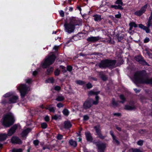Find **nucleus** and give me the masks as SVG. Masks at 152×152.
Here are the masks:
<instances>
[{
    "label": "nucleus",
    "instance_id": "obj_1",
    "mask_svg": "<svg viewBox=\"0 0 152 152\" xmlns=\"http://www.w3.org/2000/svg\"><path fill=\"white\" fill-rule=\"evenodd\" d=\"M133 79L136 84H151L152 85V78L150 79L148 77V75L145 70L136 72L134 75Z\"/></svg>",
    "mask_w": 152,
    "mask_h": 152
},
{
    "label": "nucleus",
    "instance_id": "obj_2",
    "mask_svg": "<svg viewBox=\"0 0 152 152\" xmlns=\"http://www.w3.org/2000/svg\"><path fill=\"white\" fill-rule=\"evenodd\" d=\"M85 137L88 142L92 143L96 145L99 152H104L106 147L105 143L100 142H96L95 140H93V136L91 133L89 131L86 132L85 133Z\"/></svg>",
    "mask_w": 152,
    "mask_h": 152
},
{
    "label": "nucleus",
    "instance_id": "obj_3",
    "mask_svg": "<svg viewBox=\"0 0 152 152\" xmlns=\"http://www.w3.org/2000/svg\"><path fill=\"white\" fill-rule=\"evenodd\" d=\"M116 61L115 60L105 59L101 61L98 64V66L101 69L113 68L115 67Z\"/></svg>",
    "mask_w": 152,
    "mask_h": 152
},
{
    "label": "nucleus",
    "instance_id": "obj_4",
    "mask_svg": "<svg viewBox=\"0 0 152 152\" xmlns=\"http://www.w3.org/2000/svg\"><path fill=\"white\" fill-rule=\"evenodd\" d=\"M3 119L2 124L4 127H9L13 124L15 121L14 116L11 113L4 115Z\"/></svg>",
    "mask_w": 152,
    "mask_h": 152
},
{
    "label": "nucleus",
    "instance_id": "obj_5",
    "mask_svg": "<svg viewBox=\"0 0 152 152\" xmlns=\"http://www.w3.org/2000/svg\"><path fill=\"white\" fill-rule=\"evenodd\" d=\"M56 58V56L54 54L48 55V57L45 58V61L42 64V68H46L48 66L52 64L54 62Z\"/></svg>",
    "mask_w": 152,
    "mask_h": 152
},
{
    "label": "nucleus",
    "instance_id": "obj_6",
    "mask_svg": "<svg viewBox=\"0 0 152 152\" xmlns=\"http://www.w3.org/2000/svg\"><path fill=\"white\" fill-rule=\"evenodd\" d=\"M28 87L25 84H21L18 87L20 93L21 98H24L28 91Z\"/></svg>",
    "mask_w": 152,
    "mask_h": 152
},
{
    "label": "nucleus",
    "instance_id": "obj_7",
    "mask_svg": "<svg viewBox=\"0 0 152 152\" xmlns=\"http://www.w3.org/2000/svg\"><path fill=\"white\" fill-rule=\"evenodd\" d=\"M94 129L95 131L96 134V135L97 136V138H99L101 140L104 139L106 137L105 136L103 135L102 133L101 129H100V126L99 125H97L94 127Z\"/></svg>",
    "mask_w": 152,
    "mask_h": 152
},
{
    "label": "nucleus",
    "instance_id": "obj_8",
    "mask_svg": "<svg viewBox=\"0 0 152 152\" xmlns=\"http://www.w3.org/2000/svg\"><path fill=\"white\" fill-rule=\"evenodd\" d=\"M134 59L139 64L143 66L149 65L148 63L146 62L141 55H138L135 56L134 57Z\"/></svg>",
    "mask_w": 152,
    "mask_h": 152
},
{
    "label": "nucleus",
    "instance_id": "obj_9",
    "mask_svg": "<svg viewBox=\"0 0 152 152\" xmlns=\"http://www.w3.org/2000/svg\"><path fill=\"white\" fill-rule=\"evenodd\" d=\"M64 26L65 31L69 34L73 32L75 28V26H73L69 23H65Z\"/></svg>",
    "mask_w": 152,
    "mask_h": 152
},
{
    "label": "nucleus",
    "instance_id": "obj_10",
    "mask_svg": "<svg viewBox=\"0 0 152 152\" xmlns=\"http://www.w3.org/2000/svg\"><path fill=\"white\" fill-rule=\"evenodd\" d=\"M93 99L91 98L87 99L83 103V109L86 110L90 109L92 106Z\"/></svg>",
    "mask_w": 152,
    "mask_h": 152
},
{
    "label": "nucleus",
    "instance_id": "obj_11",
    "mask_svg": "<svg viewBox=\"0 0 152 152\" xmlns=\"http://www.w3.org/2000/svg\"><path fill=\"white\" fill-rule=\"evenodd\" d=\"M148 7L147 4H145L141 7V9L134 12V14L138 17L141 16L146 11V10Z\"/></svg>",
    "mask_w": 152,
    "mask_h": 152
},
{
    "label": "nucleus",
    "instance_id": "obj_12",
    "mask_svg": "<svg viewBox=\"0 0 152 152\" xmlns=\"http://www.w3.org/2000/svg\"><path fill=\"white\" fill-rule=\"evenodd\" d=\"M70 21L69 23L75 27L77 26H79L81 24V21L76 17H72L70 18Z\"/></svg>",
    "mask_w": 152,
    "mask_h": 152
},
{
    "label": "nucleus",
    "instance_id": "obj_13",
    "mask_svg": "<svg viewBox=\"0 0 152 152\" xmlns=\"http://www.w3.org/2000/svg\"><path fill=\"white\" fill-rule=\"evenodd\" d=\"M139 27L141 29H142L145 30L146 33H150V30L149 27L151 26V22H148L147 26L146 27L142 23L139 24L138 25Z\"/></svg>",
    "mask_w": 152,
    "mask_h": 152
},
{
    "label": "nucleus",
    "instance_id": "obj_14",
    "mask_svg": "<svg viewBox=\"0 0 152 152\" xmlns=\"http://www.w3.org/2000/svg\"><path fill=\"white\" fill-rule=\"evenodd\" d=\"M11 141L12 143L20 145L22 143V140L18 137L13 136L11 138Z\"/></svg>",
    "mask_w": 152,
    "mask_h": 152
},
{
    "label": "nucleus",
    "instance_id": "obj_15",
    "mask_svg": "<svg viewBox=\"0 0 152 152\" xmlns=\"http://www.w3.org/2000/svg\"><path fill=\"white\" fill-rule=\"evenodd\" d=\"M102 39L101 37L99 36L97 37L91 36L88 37L86 39L87 42L95 43L98 41L99 40Z\"/></svg>",
    "mask_w": 152,
    "mask_h": 152
},
{
    "label": "nucleus",
    "instance_id": "obj_16",
    "mask_svg": "<svg viewBox=\"0 0 152 152\" xmlns=\"http://www.w3.org/2000/svg\"><path fill=\"white\" fill-rule=\"evenodd\" d=\"M18 127L17 124H15L11 128L9 129L7 135L8 136H12Z\"/></svg>",
    "mask_w": 152,
    "mask_h": 152
},
{
    "label": "nucleus",
    "instance_id": "obj_17",
    "mask_svg": "<svg viewBox=\"0 0 152 152\" xmlns=\"http://www.w3.org/2000/svg\"><path fill=\"white\" fill-rule=\"evenodd\" d=\"M9 99L11 104L15 103L19 101L18 96H17L12 95Z\"/></svg>",
    "mask_w": 152,
    "mask_h": 152
},
{
    "label": "nucleus",
    "instance_id": "obj_18",
    "mask_svg": "<svg viewBox=\"0 0 152 152\" xmlns=\"http://www.w3.org/2000/svg\"><path fill=\"white\" fill-rule=\"evenodd\" d=\"M45 109L47 110H48L50 113H54L55 111V107L53 106L51 104L47 105L46 107H45Z\"/></svg>",
    "mask_w": 152,
    "mask_h": 152
},
{
    "label": "nucleus",
    "instance_id": "obj_19",
    "mask_svg": "<svg viewBox=\"0 0 152 152\" xmlns=\"http://www.w3.org/2000/svg\"><path fill=\"white\" fill-rule=\"evenodd\" d=\"M72 124L69 121H65L64 123V127L66 129H69L72 126Z\"/></svg>",
    "mask_w": 152,
    "mask_h": 152
},
{
    "label": "nucleus",
    "instance_id": "obj_20",
    "mask_svg": "<svg viewBox=\"0 0 152 152\" xmlns=\"http://www.w3.org/2000/svg\"><path fill=\"white\" fill-rule=\"evenodd\" d=\"M30 130H31L29 128H27L23 130L21 133L22 137L23 138L26 137Z\"/></svg>",
    "mask_w": 152,
    "mask_h": 152
},
{
    "label": "nucleus",
    "instance_id": "obj_21",
    "mask_svg": "<svg viewBox=\"0 0 152 152\" xmlns=\"http://www.w3.org/2000/svg\"><path fill=\"white\" fill-rule=\"evenodd\" d=\"M99 75L103 81H105L107 80V77L102 72H99Z\"/></svg>",
    "mask_w": 152,
    "mask_h": 152
},
{
    "label": "nucleus",
    "instance_id": "obj_22",
    "mask_svg": "<svg viewBox=\"0 0 152 152\" xmlns=\"http://www.w3.org/2000/svg\"><path fill=\"white\" fill-rule=\"evenodd\" d=\"M69 145L74 148H75L77 146V142L75 140L71 139H70L69 141Z\"/></svg>",
    "mask_w": 152,
    "mask_h": 152
},
{
    "label": "nucleus",
    "instance_id": "obj_23",
    "mask_svg": "<svg viewBox=\"0 0 152 152\" xmlns=\"http://www.w3.org/2000/svg\"><path fill=\"white\" fill-rule=\"evenodd\" d=\"M129 30L132 31L133 29V28H137L138 26L134 22H131L129 24Z\"/></svg>",
    "mask_w": 152,
    "mask_h": 152
},
{
    "label": "nucleus",
    "instance_id": "obj_24",
    "mask_svg": "<svg viewBox=\"0 0 152 152\" xmlns=\"http://www.w3.org/2000/svg\"><path fill=\"white\" fill-rule=\"evenodd\" d=\"M136 109L135 106H132L129 105H126L124 107V109L126 110H132Z\"/></svg>",
    "mask_w": 152,
    "mask_h": 152
},
{
    "label": "nucleus",
    "instance_id": "obj_25",
    "mask_svg": "<svg viewBox=\"0 0 152 152\" xmlns=\"http://www.w3.org/2000/svg\"><path fill=\"white\" fill-rule=\"evenodd\" d=\"M94 17V20L95 21H100L102 20L101 16L98 14L94 15L93 16Z\"/></svg>",
    "mask_w": 152,
    "mask_h": 152
},
{
    "label": "nucleus",
    "instance_id": "obj_26",
    "mask_svg": "<svg viewBox=\"0 0 152 152\" xmlns=\"http://www.w3.org/2000/svg\"><path fill=\"white\" fill-rule=\"evenodd\" d=\"M7 135L6 133H1L0 134V141H3L6 139Z\"/></svg>",
    "mask_w": 152,
    "mask_h": 152
},
{
    "label": "nucleus",
    "instance_id": "obj_27",
    "mask_svg": "<svg viewBox=\"0 0 152 152\" xmlns=\"http://www.w3.org/2000/svg\"><path fill=\"white\" fill-rule=\"evenodd\" d=\"M111 8H114L115 10H122L124 9L123 7L120 4L118 5H111L110 6Z\"/></svg>",
    "mask_w": 152,
    "mask_h": 152
},
{
    "label": "nucleus",
    "instance_id": "obj_28",
    "mask_svg": "<svg viewBox=\"0 0 152 152\" xmlns=\"http://www.w3.org/2000/svg\"><path fill=\"white\" fill-rule=\"evenodd\" d=\"M54 69L52 67H50L48 68L45 72V74L47 75H50L51 73H52Z\"/></svg>",
    "mask_w": 152,
    "mask_h": 152
},
{
    "label": "nucleus",
    "instance_id": "obj_29",
    "mask_svg": "<svg viewBox=\"0 0 152 152\" xmlns=\"http://www.w3.org/2000/svg\"><path fill=\"white\" fill-rule=\"evenodd\" d=\"M100 92V91H94L92 90L89 91L88 93V95L89 96H92L93 95H98L99 94Z\"/></svg>",
    "mask_w": 152,
    "mask_h": 152
},
{
    "label": "nucleus",
    "instance_id": "obj_30",
    "mask_svg": "<svg viewBox=\"0 0 152 152\" xmlns=\"http://www.w3.org/2000/svg\"><path fill=\"white\" fill-rule=\"evenodd\" d=\"M129 152H143L139 149L133 148L129 149Z\"/></svg>",
    "mask_w": 152,
    "mask_h": 152
},
{
    "label": "nucleus",
    "instance_id": "obj_31",
    "mask_svg": "<svg viewBox=\"0 0 152 152\" xmlns=\"http://www.w3.org/2000/svg\"><path fill=\"white\" fill-rule=\"evenodd\" d=\"M120 99L122 100L120 101V102L124 103L126 101V98L123 94H121L119 96Z\"/></svg>",
    "mask_w": 152,
    "mask_h": 152
},
{
    "label": "nucleus",
    "instance_id": "obj_32",
    "mask_svg": "<svg viewBox=\"0 0 152 152\" xmlns=\"http://www.w3.org/2000/svg\"><path fill=\"white\" fill-rule=\"evenodd\" d=\"M76 83L79 85L83 86L86 83V82L85 81L78 80L76 81Z\"/></svg>",
    "mask_w": 152,
    "mask_h": 152
},
{
    "label": "nucleus",
    "instance_id": "obj_33",
    "mask_svg": "<svg viewBox=\"0 0 152 152\" xmlns=\"http://www.w3.org/2000/svg\"><path fill=\"white\" fill-rule=\"evenodd\" d=\"M95 99L96 101H94L93 100V104L96 105L98 103L99 99V97L98 95H96Z\"/></svg>",
    "mask_w": 152,
    "mask_h": 152
},
{
    "label": "nucleus",
    "instance_id": "obj_34",
    "mask_svg": "<svg viewBox=\"0 0 152 152\" xmlns=\"http://www.w3.org/2000/svg\"><path fill=\"white\" fill-rule=\"evenodd\" d=\"M62 113L65 116H67L69 115V112L67 109L65 108L62 111Z\"/></svg>",
    "mask_w": 152,
    "mask_h": 152
},
{
    "label": "nucleus",
    "instance_id": "obj_35",
    "mask_svg": "<svg viewBox=\"0 0 152 152\" xmlns=\"http://www.w3.org/2000/svg\"><path fill=\"white\" fill-rule=\"evenodd\" d=\"M54 79L53 77H50L47 80H46L45 83H54Z\"/></svg>",
    "mask_w": 152,
    "mask_h": 152
},
{
    "label": "nucleus",
    "instance_id": "obj_36",
    "mask_svg": "<svg viewBox=\"0 0 152 152\" xmlns=\"http://www.w3.org/2000/svg\"><path fill=\"white\" fill-rule=\"evenodd\" d=\"M9 99H3L1 101V103L5 105L7 104H10V102Z\"/></svg>",
    "mask_w": 152,
    "mask_h": 152
},
{
    "label": "nucleus",
    "instance_id": "obj_37",
    "mask_svg": "<svg viewBox=\"0 0 152 152\" xmlns=\"http://www.w3.org/2000/svg\"><path fill=\"white\" fill-rule=\"evenodd\" d=\"M116 137H115L114 138H113V142L116 144L117 145H119L120 144V142L117 139Z\"/></svg>",
    "mask_w": 152,
    "mask_h": 152
},
{
    "label": "nucleus",
    "instance_id": "obj_38",
    "mask_svg": "<svg viewBox=\"0 0 152 152\" xmlns=\"http://www.w3.org/2000/svg\"><path fill=\"white\" fill-rule=\"evenodd\" d=\"M112 104L114 107H118V104L117 102H115V99L114 98H113L112 101Z\"/></svg>",
    "mask_w": 152,
    "mask_h": 152
},
{
    "label": "nucleus",
    "instance_id": "obj_39",
    "mask_svg": "<svg viewBox=\"0 0 152 152\" xmlns=\"http://www.w3.org/2000/svg\"><path fill=\"white\" fill-rule=\"evenodd\" d=\"M40 126L41 127L42 129H46L48 126L47 124L45 122H43L41 124Z\"/></svg>",
    "mask_w": 152,
    "mask_h": 152
},
{
    "label": "nucleus",
    "instance_id": "obj_40",
    "mask_svg": "<svg viewBox=\"0 0 152 152\" xmlns=\"http://www.w3.org/2000/svg\"><path fill=\"white\" fill-rule=\"evenodd\" d=\"M64 99V98L63 96H58L56 99V100L58 101H62Z\"/></svg>",
    "mask_w": 152,
    "mask_h": 152
},
{
    "label": "nucleus",
    "instance_id": "obj_41",
    "mask_svg": "<svg viewBox=\"0 0 152 152\" xmlns=\"http://www.w3.org/2000/svg\"><path fill=\"white\" fill-rule=\"evenodd\" d=\"M60 73V70L58 69L57 68L54 71V74L55 76H58Z\"/></svg>",
    "mask_w": 152,
    "mask_h": 152
},
{
    "label": "nucleus",
    "instance_id": "obj_42",
    "mask_svg": "<svg viewBox=\"0 0 152 152\" xmlns=\"http://www.w3.org/2000/svg\"><path fill=\"white\" fill-rule=\"evenodd\" d=\"M60 67L62 69L61 71L63 73H65L66 72L67 70L66 69V67L65 66L63 65H60Z\"/></svg>",
    "mask_w": 152,
    "mask_h": 152
},
{
    "label": "nucleus",
    "instance_id": "obj_43",
    "mask_svg": "<svg viewBox=\"0 0 152 152\" xmlns=\"http://www.w3.org/2000/svg\"><path fill=\"white\" fill-rule=\"evenodd\" d=\"M23 151L22 148H15L13 149L12 152H22Z\"/></svg>",
    "mask_w": 152,
    "mask_h": 152
},
{
    "label": "nucleus",
    "instance_id": "obj_44",
    "mask_svg": "<svg viewBox=\"0 0 152 152\" xmlns=\"http://www.w3.org/2000/svg\"><path fill=\"white\" fill-rule=\"evenodd\" d=\"M116 36L117 39H118V42H121V40L123 39V37L122 35H120L119 34H117Z\"/></svg>",
    "mask_w": 152,
    "mask_h": 152
},
{
    "label": "nucleus",
    "instance_id": "obj_45",
    "mask_svg": "<svg viewBox=\"0 0 152 152\" xmlns=\"http://www.w3.org/2000/svg\"><path fill=\"white\" fill-rule=\"evenodd\" d=\"M39 140H35L33 141V143L34 145L36 147L38 148L37 146L39 145Z\"/></svg>",
    "mask_w": 152,
    "mask_h": 152
},
{
    "label": "nucleus",
    "instance_id": "obj_46",
    "mask_svg": "<svg viewBox=\"0 0 152 152\" xmlns=\"http://www.w3.org/2000/svg\"><path fill=\"white\" fill-rule=\"evenodd\" d=\"M108 39H109L107 41L105 40H103L102 41V42L104 43L107 42V43H110L111 41V38L110 36H108Z\"/></svg>",
    "mask_w": 152,
    "mask_h": 152
},
{
    "label": "nucleus",
    "instance_id": "obj_47",
    "mask_svg": "<svg viewBox=\"0 0 152 152\" xmlns=\"http://www.w3.org/2000/svg\"><path fill=\"white\" fill-rule=\"evenodd\" d=\"M86 86L87 89H90L93 87V86L91 83L89 82L86 84Z\"/></svg>",
    "mask_w": 152,
    "mask_h": 152
},
{
    "label": "nucleus",
    "instance_id": "obj_48",
    "mask_svg": "<svg viewBox=\"0 0 152 152\" xmlns=\"http://www.w3.org/2000/svg\"><path fill=\"white\" fill-rule=\"evenodd\" d=\"M12 95V94L11 93L9 92L7 93L4 95V96L5 98L10 97Z\"/></svg>",
    "mask_w": 152,
    "mask_h": 152
},
{
    "label": "nucleus",
    "instance_id": "obj_49",
    "mask_svg": "<svg viewBox=\"0 0 152 152\" xmlns=\"http://www.w3.org/2000/svg\"><path fill=\"white\" fill-rule=\"evenodd\" d=\"M72 70V67L71 65H67L66 67L67 71L70 72H71Z\"/></svg>",
    "mask_w": 152,
    "mask_h": 152
},
{
    "label": "nucleus",
    "instance_id": "obj_50",
    "mask_svg": "<svg viewBox=\"0 0 152 152\" xmlns=\"http://www.w3.org/2000/svg\"><path fill=\"white\" fill-rule=\"evenodd\" d=\"M56 138L58 140H61L63 138V136L60 134H58L56 137Z\"/></svg>",
    "mask_w": 152,
    "mask_h": 152
},
{
    "label": "nucleus",
    "instance_id": "obj_51",
    "mask_svg": "<svg viewBox=\"0 0 152 152\" xmlns=\"http://www.w3.org/2000/svg\"><path fill=\"white\" fill-rule=\"evenodd\" d=\"M144 141L142 140H140L137 142V144L140 146H142L143 145Z\"/></svg>",
    "mask_w": 152,
    "mask_h": 152
},
{
    "label": "nucleus",
    "instance_id": "obj_52",
    "mask_svg": "<svg viewBox=\"0 0 152 152\" xmlns=\"http://www.w3.org/2000/svg\"><path fill=\"white\" fill-rule=\"evenodd\" d=\"M139 132L140 134H143L146 133L147 131L145 129H141L139 130Z\"/></svg>",
    "mask_w": 152,
    "mask_h": 152
},
{
    "label": "nucleus",
    "instance_id": "obj_53",
    "mask_svg": "<svg viewBox=\"0 0 152 152\" xmlns=\"http://www.w3.org/2000/svg\"><path fill=\"white\" fill-rule=\"evenodd\" d=\"M44 120L46 122H48L50 121V118L49 117L48 115H46L44 118Z\"/></svg>",
    "mask_w": 152,
    "mask_h": 152
},
{
    "label": "nucleus",
    "instance_id": "obj_54",
    "mask_svg": "<svg viewBox=\"0 0 152 152\" xmlns=\"http://www.w3.org/2000/svg\"><path fill=\"white\" fill-rule=\"evenodd\" d=\"M89 117L87 115H85L83 116V120L84 121H86L89 119Z\"/></svg>",
    "mask_w": 152,
    "mask_h": 152
},
{
    "label": "nucleus",
    "instance_id": "obj_55",
    "mask_svg": "<svg viewBox=\"0 0 152 152\" xmlns=\"http://www.w3.org/2000/svg\"><path fill=\"white\" fill-rule=\"evenodd\" d=\"M129 105L132 106H135L134 101L133 100L130 101L129 102Z\"/></svg>",
    "mask_w": 152,
    "mask_h": 152
},
{
    "label": "nucleus",
    "instance_id": "obj_56",
    "mask_svg": "<svg viewBox=\"0 0 152 152\" xmlns=\"http://www.w3.org/2000/svg\"><path fill=\"white\" fill-rule=\"evenodd\" d=\"M64 105V104L63 103L61 102H59L57 104V107H58V108H60L63 107Z\"/></svg>",
    "mask_w": 152,
    "mask_h": 152
},
{
    "label": "nucleus",
    "instance_id": "obj_57",
    "mask_svg": "<svg viewBox=\"0 0 152 152\" xmlns=\"http://www.w3.org/2000/svg\"><path fill=\"white\" fill-rule=\"evenodd\" d=\"M61 89V87L58 86H56L54 87V89L55 90L57 91H59Z\"/></svg>",
    "mask_w": 152,
    "mask_h": 152
},
{
    "label": "nucleus",
    "instance_id": "obj_58",
    "mask_svg": "<svg viewBox=\"0 0 152 152\" xmlns=\"http://www.w3.org/2000/svg\"><path fill=\"white\" fill-rule=\"evenodd\" d=\"M118 14L115 15V17L117 18H120L121 16V14L119 12H118Z\"/></svg>",
    "mask_w": 152,
    "mask_h": 152
},
{
    "label": "nucleus",
    "instance_id": "obj_59",
    "mask_svg": "<svg viewBox=\"0 0 152 152\" xmlns=\"http://www.w3.org/2000/svg\"><path fill=\"white\" fill-rule=\"evenodd\" d=\"M26 83L28 84H31L32 82V80L31 79H28L25 80Z\"/></svg>",
    "mask_w": 152,
    "mask_h": 152
},
{
    "label": "nucleus",
    "instance_id": "obj_60",
    "mask_svg": "<svg viewBox=\"0 0 152 152\" xmlns=\"http://www.w3.org/2000/svg\"><path fill=\"white\" fill-rule=\"evenodd\" d=\"M91 55H96L98 56H100V55H102V54L101 53H99L98 52H94L93 53H92V54H91Z\"/></svg>",
    "mask_w": 152,
    "mask_h": 152
},
{
    "label": "nucleus",
    "instance_id": "obj_61",
    "mask_svg": "<svg viewBox=\"0 0 152 152\" xmlns=\"http://www.w3.org/2000/svg\"><path fill=\"white\" fill-rule=\"evenodd\" d=\"M58 118V116L57 115H55L52 117V119L57 120Z\"/></svg>",
    "mask_w": 152,
    "mask_h": 152
},
{
    "label": "nucleus",
    "instance_id": "obj_62",
    "mask_svg": "<svg viewBox=\"0 0 152 152\" xmlns=\"http://www.w3.org/2000/svg\"><path fill=\"white\" fill-rule=\"evenodd\" d=\"M122 0H116L115 2L116 4H119L120 3H122Z\"/></svg>",
    "mask_w": 152,
    "mask_h": 152
},
{
    "label": "nucleus",
    "instance_id": "obj_63",
    "mask_svg": "<svg viewBox=\"0 0 152 152\" xmlns=\"http://www.w3.org/2000/svg\"><path fill=\"white\" fill-rule=\"evenodd\" d=\"M38 74V72L37 70H35L33 72L32 75L34 76H36Z\"/></svg>",
    "mask_w": 152,
    "mask_h": 152
},
{
    "label": "nucleus",
    "instance_id": "obj_64",
    "mask_svg": "<svg viewBox=\"0 0 152 152\" xmlns=\"http://www.w3.org/2000/svg\"><path fill=\"white\" fill-rule=\"evenodd\" d=\"M60 15L61 17H64V13L63 10H61L60 12Z\"/></svg>",
    "mask_w": 152,
    "mask_h": 152
}]
</instances>
